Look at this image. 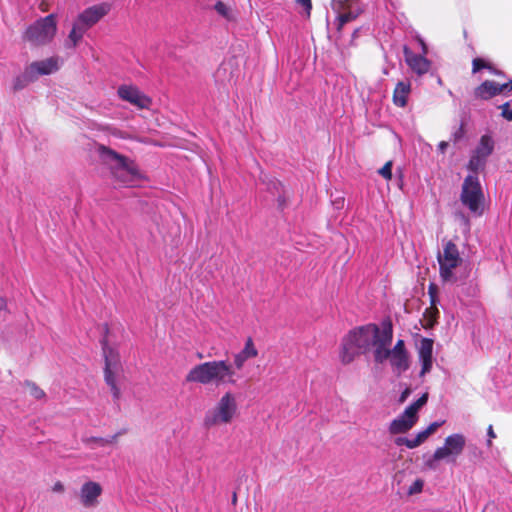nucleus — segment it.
Wrapping results in <instances>:
<instances>
[{"instance_id": "32", "label": "nucleus", "mask_w": 512, "mask_h": 512, "mask_svg": "<svg viewBox=\"0 0 512 512\" xmlns=\"http://www.w3.org/2000/svg\"><path fill=\"white\" fill-rule=\"evenodd\" d=\"M499 108L502 110L501 116L508 121H512V109L510 108V103L505 102L500 105Z\"/></svg>"}, {"instance_id": "9", "label": "nucleus", "mask_w": 512, "mask_h": 512, "mask_svg": "<svg viewBox=\"0 0 512 512\" xmlns=\"http://www.w3.org/2000/svg\"><path fill=\"white\" fill-rule=\"evenodd\" d=\"M110 10L111 5L108 3L93 5L81 12L75 21L85 30H88L105 17Z\"/></svg>"}, {"instance_id": "28", "label": "nucleus", "mask_w": 512, "mask_h": 512, "mask_svg": "<svg viewBox=\"0 0 512 512\" xmlns=\"http://www.w3.org/2000/svg\"><path fill=\"white\" fill-rule=\"evenodd\" d=\"M24 385L29 389L30 395L37 400L43 399L46 396L45 392L36 383L26 380Z\"/></svg>"}, {"instance_id": "17", "label": "nucleus", "mask_w": 512, "mask_h": 512, "mask_svg": "<svg viewBox=\"0 0 512 512\" xmlns=\"http://www.w3.org/2000/svg\"><path fill=\"white\" fill-rule=\"evenodd\" d=\"M112 176L121 184L130 186L137 179L139 172L132 161H127L125 166L111 173Z\"/></svg>"}, {"instance_id": "3", "label": "nucleus", "mask_w": 512, "mask_h": 512, "mask_svg": "<svg viewBox=\"0 0 512 512\" xmlns=\"http://www.w3.org/2000/svg\"><path fill=\"white\" fill-rule=\"evenodd\" d=\"M484 192L477 175H467L461 187L460 201L472 214L481 216L484 211Z\"/></svg>"}, {"instance_id": "51", "label": "nucleus", "mask_w": 512, "mask_h": 512, "mask_svg": "<svg viewBox=\"0 0 512 512\" xmlns=\"http://www.w3.org/2000/svg\"><path fill=\"white\" fill-rule=\"evenodd\" d=\"M53 491L54 492H59V493L63 492L64 491V485L60 481L56 482L54 484V486H53Z\"/></svg>"}, {"instance_id": "54", "label": "nucleus", "mask_w": 512, "mask_h": 512, "mask_svg": "<svg viewBox=\"0 0 512 512\" xmlns=\"http://www.w3.org/2000/svg\"><path fill=\"white\" fill-rule=\"evenodd\" d=\"M491 73L495 74V75H500L502 74L501 71H499L497 68H495L493 65H492V69H488Z\"/></svg>"}, {"instance_id": "18", "label": "nucleus", "mask_w": 512, "mask_h": 512, "mask_svg": "<svg viewBox=\"0 0 512 512\" xmlns=\"http://www.w3.org/2000/svg\"><path fill=\"white\" fill-rule=\"evenodd\" d=\"M258 355V350L256 349L253 340L249 337L246 342L244 348L237 354L234 355V366L236 369L240 370L243 368L245 362L254 358Z\"/></svg>"}, {"instance_id": "21", "label": "nucleus", "mask_w": 512, "mask_h": 512, "mask_svg": "<svg viewBox=\"0 0 512 512\" xmlns=\"http://www.w3.org/2000/svg\"><path fill=\"white\" fill-rule=\"evenodd\" d=\"M389 357L390 364L393 368V371L400 376L402 373L407 371L410 367L409 354L408 353H392Z\"/></svg>"}, {"instance_id": "38", "label": "nucleus", "mask_w": 512, "mask_h": 512, "mask_svg": "<svg viewBox=\"0 0 512 512\" xmlns=\"http://www.w3.org/2000/svg\"><path fill=\"white\" fill-rule=\"evenodd\" d=\"M84 442L86 444L95 443V444H98L99 446L107 445L106 438H102V437H90V438L85 439Z\"/></svg>"}, {"instance_id": "33", "label": "nucleus", "mask_w": 512, "mask_h": 512, "mask_svg": "<svg viewBox=\"0 0 512 512\" xmlns=\"http://www.w3.org/2000/svg\"><path fill=\"white\" fill-rule=\"evenodd\" d=\"M464 126H465L464 122H461V124L457 128V130L453 132L452 140L454 143L459 142L464 137V134H465Z\"/></svg>"}, {"instance_id": "56", "label": "nucleus", "mask_w": 512, "mask_h": 512, "mask_svg": "<svg viewBox=\"0 0 512 512\" xmlns=\"http://www.w3.org/2000/svg\"><path fill=\"white\" fill-rule=\"evenodd\" d=\"M105 332L107 333L108 332V325L105 324Z\"/></svg>"}, {"instance_id": "22", "label": "nucleus", "mask_w": 512, "mask_h": 512, "mask_svg": "<svg viewBox=\"0 0 512 512\" xmlns=\"http://www.w3.org/2000/svg\"><path fill=\"white\" fill-rule=\"evenodd\" d=\"M411 90L410 82L399 81L393 92V102L398 107L407 104V98Z\"/></svg>"}, {"instance_id": "50", "label": "nucleus", "mask_w": 512, "mask_h": 512, "mask_svg": "<svg viewBox=\"0 0 512 512\" xmlns=\"http://www.w3.org/2000/svg\"><path fill=\"white\" fill-rule=\"evenodd\" d=\"M407 440H408V438H406V437H397L395 439V444L397 446H403V445L406 446Z\"/></svg>"}, {"instance_id": "57", "label": "nucleus", "mask_w": 512, "mask_h": 512, "mask_svg": "<svg viewBox=\"0 0 512 512\" xmlns=\"http://www.w3.org/2000/svg\"><path fill=\"white\" fill-rule=\"evenodd\" d=\"M422 46H423V49L425 50L426 49L425 43L422 42Z\"/></svg>"}, {"instance_id": "1", "label": "nucleus", "mask_w": 512, "mask_h": 512, "mask_svg": "<svg viewBox=\"0 0 512 512\" xmlns=\"http://www.w3.org/2000/svg\"><path fill=\"white\" fill-rule=\"evenodd\" d=\"M381 336L376 324L356 327L342 339L340 359L343 364L351 363L357 356L365 354Z\"/></svg>"}, {"instance_id": "26", "label": "nucleus", "mask_w": 512, "mask_h": 512, "mask_svg": "<svg viewBox=\"0 0 512 512\" xmlns=\"http://www.w3.org/2000/svg\"><path fill=\"white\" fill-rule=\"evenodd\" d=\"M487 161L471 153L470 159L467 164V169L471 172L470 175H477L479 172L484 171Z\"/></svg>"}, {"instance_id": "48", "label": "nucleus", "mask_w": 512, "mask_h": 512, "mask_svg": "<svg viewBox=\"0 0 512 512\" xmlns=\"http://www.w3.org/2000/svg\"><path fill=\"white\" fill-rule=\"evenodd\" d=\"M487 435L489 437L488 441H487V445L488 446H491V439L492 438H495L496 437V434L494 433V430H493V426L490 425L487 429Z\"/></svg>"}, {"instance_id": "15", "label": "nucleus", "mask_w": 512, "mask_h": 512, "mask_svg": "<svg viewBox=\"0 0 512 512\" xmlns=\"http://www.w3.org/2000/svg\"><path fill=\"white\" fill-rule=\"evenodd\" d=\"M403 53L407 65L418 75L426 74L430 69V61L422 55L415 54L408 46H404Z\"/></svg>"}, {"instance_id": "42", "label": "nucleus", "mask_w": 512, "mask_h": 512, "mask_svg": "<svg viewBox=\"0 0 512 512\" xmlns=\"http://www.w3.org/2000/svg\"><path fill=\"white\" fill-rule=\"evenodd\" d=\"M430 298H431V304L435 305L436 303V294H437V287L435 284H430L428 289Z\"/></svg>"}, {"instance_id": "8", "label": "nucleus", "mask_w": 512, "mask_h": 512, "mask_svg": "<svg viewBox=\"0 0 512 512\" xmlns=\"http://www.w3.org/2000/svg\"><path fill=\"white\" fill-rule=\"evenodd\" d=\"M466 445L463 434L455 433L446 437L444 446L436 449V458L450 459L454 462L462 454Z\"/></svg>"}, {"instance_id": "34", "label": "nucleus", "mask_w": 512, "mask_h": 512, "mask_svg": "<svg viewBox=\"0 0 512 512\" xmlns=\"http://www.w3.org/2000/svg\"><path fill=\"white\" fill-rule=\"evenodd\" d=\"M420 361L422 363L420 376H424L431 371L433 359H420Z\"/></svg>"}, {"instance_id": "23", "label": "nucleus", "mask_w": 512, "mask_h": 512, "mask_svg": "<svg viewBox=\"0 0 512 512\" xmlns=\"http://www.w3.org/2000/svg\"><path fill=\"white\" fill-rule=\"evenodd\" d=\"M87 30H85L81 25H79L76 21L73 23V27L68 35L67 40L65 41V47L68 49H74L79 42L82 40L83 35Z\"/></svg>"}, {"instance_id": "19", "label": "nucleus", "mask_w": 512, "mask_h": 512, "mask_svg": "<svg viewBox=\"0 0 512 512\" xmlns=\"http://www.w3.org/2000/svg\"><path fill=\"white\" fill-rule=\"evenodd\" d=\"M494 146H495V143H494L493 138L490 135L485 134V135L481 136L478 145L472 151V153L474 155L488 161L489 156L494 151Z\"/></svg>"}, {"instance_id": "12", "label": "nucleus", "mask_w": 512, "mask_h": 512, "mask_svg": "<svg viewBox=\"0 0 512 512\" xmlns=\"http://www.w3.org/2000/svg\"><path fill=\"white\" fill-rule=\"evenodd\" d=\"M117 94L123 101H127L140 109L148 108L152 103L151 99L136 86L121 85L118 87Z\"/></svg>"}, {"instance_id": "39", "label": "nucleus", "mask_w": 512, "mask_h": 512, "mask_svg": "<svg viewBox=\"0 0 512 512\" xmlns=\"http://www.w3.org/2000/svg\"><path fill=\"white\" fill-rule=\"evenodd\" d=\"M297 4L303 7L304 11L306 12L307 16H310L311 10H312V1L311 0H295Z\"/></svg>"}, {"instance_id": "16", "label": "nucleus", "mask_w": 512, "mask_h": 512, "mask_svg": "<svg viewBox=\"0 0 512 512\" xmlns=\"http://www.w3.org/2000/svg\"><path fill=\"white\" fill-rule=\"evenodd\" d=\"M27 68L36 81L39 76L50 75L56 72L59 69L58 59L50 57L41 61H35L27 66Z\"/></svg>"}, {"instance_id": "5", "label": "nucleus", "mask_w": 512, "mask_h": 512, "mask_svg": "<svg viewBox=\"0 0 512 512\" xmlns=\"http://www.w3.org/2000/svg\"><path fill=\"white\" fill-rule=\"evenodd\" d=\"M236 412V399L232 393L227 392L220 398L213 409L206 412L203 425L205 428L210 429L221 424H228L233 420Z\"/></svg>"}, {"instance_id": "44", "label": "nucleus", "mask_w": 512, "mask_h": 512, "mask_svg": "<svg viewBox=\"0 0 512 512\" xmlns=\"http://www.w3.org/2000/svg\"><path fill=\"white\" fill-rule=\"evenodd\" d=\"M443 422H433L431 423L425 430L427 431V434L431 435L433 434L441 425Z\"/></svg>"}, {"instance_id": "43", "label": "nucleus", "mask_w": 512, "mask_h": 512, "mask_svg": "<svg viewBox=\"0 0 512 512\" xmlns=\"http://www.w3.org/2000/svg\"><path fill=\"white\" fill-rule=\"evenodd\" d=\"M412 393V390L411 388L407 387L404 391H402V393L400 394L399 396V399H398V402L399 403H404L407 398L410 396V394Z\"/></svg>"}, {"instance_id": "7", "label": "nucleus", "mask_w": 512, "mask_h": 512, "mask_svg": "<svg viewBox=\"0 0 512 512\" xmlns=\"http://www.w3.org/2000/svg\"><path fill=\"white\" fill-rule=\"evenodd\" d=\"M438 262L440 266V276L443 281L455 282L456 278L453 269L461 262L458 248L455 243L448 241L443 249V253L438 254Z\"/></svg>"}, {"instance_id": "6", "label": "nucleus", "mask_w": 512, "mask_h": 512, "mask_svg": "<svg viewBox=\"0 0 512 512\" xmlns=\"http://www.w3.org/2000/svg\"><path fill=\"white\" fill-rule=\"evenodd\" d=\"M102 345L105 367H104V380L110 387L113 399L117 402L121 397V391L116 383V375L121 371L122 366L120 362V355L118 351L108 345L106 336L100 341Z\"/></svg>"}, {"instance_id": "36", "label": "nucleus", "mask_w": 512, "mask_h": 512, "mask_svg": "<svg viewBox=\"0 0 512 512\" xmlns=\"http://www.w3.org/2000/svg\"><path fill=\"white\" fill-rule=\"evenodd\" d=\"M444 458H436V451L434 454L425 462V466L431 470H435L437 468V462L443 460Z\"/></svg>"}, {"instance_id": "13", "label": "nucleus", "mask_w": 512, "mask_h": 512, "mask_svg": "<svg viewBox=\"0 0 512 512\" xmlns=\"http://www.w3.org/2000/svg\"><path fill=\"white\" fill-rule=\"evenodd\" d=\"M96 151L101 162L109 167L111 173H113L116 169H121L125 166V163L129 161L126 156L119 154L115 150L103 144H98Z\"/></svg>"}, {"instance_id": "40", "label": "nucleus", "mask_w": 512, "mask_h": 512, "mask_svg": "<svg viewBox=\"0 0 512 512\" xmlns=\"http://www.w3.org/2000/svg\"><path fill=\"white\" fill-rule=\"evenodd\" d=\"M214 8H215V10L217 11L218 14H220L222 16H227L228 8H227V6L223 2L218 1L215 4Z\"/></svg>"}, {"instance_id": "30", "label": "nucleus", "mask_w": 512, "mask_h": 512, "mask_svg": "<svg viewBox=\"0 0 512 512\" xmlns=\"http://www.w3.org/2000/svg\"><path fill=\"white\" fill-rule=\"evenodd\" d=\"M424 481L422 479H416L408 489L409 495H414L422 492Z\"/></svg>"}, {"instance_id": "55", "label": "nucleus", "mask_w": 512, "mask_h": 512, "mask_svg": "<svg viewBox=\"0 0 512 512\" xmlns=\"http://www.w3.org/2000/svg\"><path fill=\"white\" fill-rule=\"evenodd\" d=\"M237 501V496H236V493L233 494V497H232V503L235 504Z\"/></svg>"}, {"instance_id": "31", "label": "nucleus", "mask_w": 512, "mask_h": 512, "mask_svg": "<svg viewBox=\"0 0 512 512\" xmlns=\"http://www.w3.org/2000/svg\"><path fill=\"white\" fill-rule=\"evenodd\" d=\"M378 173L385 178L386 180H391L392 178V162L388 161L386 164L378 170Z\"/></svg>"}, {"instance_id": "53", "label": "nucleus", "mask_w": 512, "mask_h": 512, "mask_svg": "<svg viewBox=\"0 0 512 512\" xmlns=\"http://www.w3.org/2000/svg\"><path fill=\"white\" fill-rule=\"evenodd\" d=\"M7 308V301L4 297H0V311Z\"/></svg>"}, {"instance_id": "11", "label": "nucleus", "mask_w": 512, "mask_h": 512, "mask_svg": "<svg viewBox=\"0 0 512 512\" xmlns=\"http://www.w3.org/2000/svg\"><path fill=\"white\" fill-rule=\"evenodd\" d=\"M512 92V80L507 83L499 84L492 80H485L474 89V97L481 100H489L501 93Z\"/></svg>"}, {"instance_id": "41", "label": "nucleus", "mask_w": 512, "mask_h": 512, "mask_svg": "<svg viewBox=\"0 0 512 512\" xmlns=\"http://www.w3.org/2000/svg\"><path fill=\"white\" fill-rule=\"evenodd\" d=\"M338 19H339V26L341 27V26L345 25L346 23L350 22L351 20H353L354 16L352 15V13H344V14L339 15Z\"/></svg>"}, {"instance_id": "4", "label": "nucleus", "mask_w": 512, "mask_h": 512, "mask_svg": "<svg viewBox=\"0 0 512 512\" xmlns=\"http://www.w3.org/2000/svg\"><path fill=\"white\" fill-rule=\"evenodd\" d=\"M56 32V15L49 14L31 24L24 32L23 39L33 46H43L53 40Z\"/></svg>"}, {"instance_id": "27", "label": "nucleus", "mask_w": 512, "mask_h": 512, "mask_svg": "<svg viewBox=\"0 0 512 512\" xmlns=\"http://www.w3.org/2000/svg\"><path fill=\"white\" fill-rule=\"evenodd\" d=\"M433 340L422 338L419 346V359H433Z\"/></svg>"}, {"instance_id": "45", "label": "nucleus", "mask_w": 512, "mask_h": 512, "mask_svg": "<svg viewBox=\"0 0 512 512\" xmlns=\"http://www.w3.org/2000/svg\"><path fill=\"white\" fill-rule=\"evenodd\" d=\"M125 433H126V430L123 429V430L118 431L116 434L112 435L111 437L106 438L107 445L115 443L117 441V438Z\"/></svg>"}, {"instance_id": "29", "label": "nucleus", "mask_w": 512, "mask_h": 512, "mask_svg": "<svg viewBox=\"0 0 512 512\" xmlns=\"http://www.w3.org/2000/svg\"><path fill=\"white\" fill-rule=\"evenodd\" d=\"M481 69H492V64L489 62H486L482 58H474L472 61V73H477Z\"/></svg>"}, {"instance_id": "14", "label": "nucleus", "mask_w": 512, "mask_h": 512, "mask_svg": "<svg viewBox=\"0 0 512 512\" xmlns=\"http://www.w3.org/2000/svg\"><path fill=\"white\" fill-rule=\"evenodd\" d=\"M102 493V487L94 481L85 482L80 489V501L86 508L94 507L98 504V497Z\"/></svg>"}, {"instance_id": "46", "label": "nucleus", "mask_w": 512, "mask_h": 512, "mask_svg": "<svg viewBox=\"0 0 512 512\" xmlns=\"http://www.w3.org/2000/svg\"><path fill=\"white\" fill-rule=\"evenodd\" d=\"M429 436H430V435H429V434H427V431H426V430H423V431H420V432L416 435L415 439H416V440L420 443V445H421L422 443H424V442L427 440V438H428Z\"/></svg>"}, {"instance_id": "2", "label": "nucleus", "mask_w": 512, "mask_h": 512, "mask_svg": "<svg viewBox=\"0 0 512 512\" xmlns=\"http://www.w3.org/2000/svg\"><path fill=\"white\" fill-rule=\"evenodd\" d=\"M235 371L227 361H209L196 365L186 375L187 382L200 383L203 385L215 382L235 384Z\"/></svg>"}, {"instance_id": "25", "label": "nucleus", "mask_w": 512, "mask_h": 512, "mask_svg": "<svg viewBox=\"0 0 512 512\" xmlns=\"http://www.w3.org/2000/svg\"><path fill=\"white\" fill-rule=\"evenodd\" d=\"M34 81H35L34 77L29 72V69L26 67L24 72L22 74L18 75L17 77H15V79L13 80V85H12L13 91H15V92L20 91Z\"/></svg>"}, {"instance_id": "24", "label": "nucleus", "mask_w": 512, "mask_h": 512, "mask_svg": "<svg viewBox=\"0 0 512 512\" xmlns=\"http://www.w3.org/2000/svg\"><path fill=\"white\" fill-rule=\"evenodd\" d=\"M413 427L411 420H405L401 416L394 419L389 425V432L393 435L408 432Z\"/></svg>"}, {"instance_id": "35", "label": "nucleus", "mask_w": 512, "mask_h": 512, "mask_svg": "<svg viewBox=\"0 0 512 512\" xmlns=\"http://www.w3.org/2000/svg\"><path fill=\"white\" fill-rule=\"evenodd\" d=\"M269 190L272 192V193H281V192H284V186L283 184L278 181V180H273L270 182L269 184Z\"/></svg>"}, {"instance_id": "49", "label": "nucleus", "mask_w": 512, "mask_h": 512, "mask_svg": "<svg viewBox=\"0 0 512 512\" xmlns=\"http://www.w3.org/2000/svg\"><path fill=\"white\" fill-rule=\"evenodd\" d=\"M418 446H420V443L415 438L407 440V443H406V447L407 448L413 449V448H416Z\"/></svg>"}, {"instance_id": "10", "label": "nucleus", "mask_w": 512, "mask_h": 512, "mask_svg": "<svg viewBox=\"0 0 512 512\" xmlns=\"http://www.w3.org/2000/svg\"><path fill=\"white\" fill-rule=\"evenodd\" d=\"M383 329L381 331V336L374 344V360L377 363H383L385 360L389 359L391 353L388 346H390L393 339V328L390 321L382 323Z\"/></svg>"}, {"instance_id": "47", "label": "nucleus", "mask_w": 512, "mask_h": 512, "mask_svg": "<svg viewBox=\"0 0 512 512\" xmlns=\"http://www.w3.org/2000/svg\"><path fill=\"white\" fill-rule=\"evenodd\" d=\"M287 197L285 195V191L281 192L277 196V202L280 208H284L286 205Z\"/></svg>"}, {"instance_id": "52", "label": "nucleus", "mask_w": 512, "mask_h": 512, "mask_svg": "<svg viewBox=\"0 0 512 512\" xmlns=\"http://www.w3.org/2000/svg\"><path fill=\"white\" fill-rule=\"evenodd\" d=\"M447 147H448V143H447V142H445V141H442V142H440V143H439V145H438V150H439L441 153H444V152L446 151Z\"/></svg>"}, {"instance_id": "20", "label": "nucleus", "mask_w": 512, "mask_h": 512, "mask_svg": "<svg viewBox=\"0 0 512 512\" xmlns=\"http://www.w3.org/2000/svg\"><path fill=\"white\" fill-rule=\"evenodd\" d=\"M427 401L428 393H424L419 399L407 406L400 416L407 421L411 420L414 426L418 421V411L426 405Z\"/></svg>"}, {"instance_id": "37", "label": "nucleus", "mask_w": 512, "mask_h": 512, "mask_svg": "<svg viewBox=\"0 0 512 512\" xmlns=\"http://www.w3.org/2000/svg\"><path fill=\"white\" fill-rule=\"evenodd\" d=\"M390 352L397 354L408 353V351L405 348V343L401 339L397 341L393 349H390Z\"/></svg>"}]
</instances>
